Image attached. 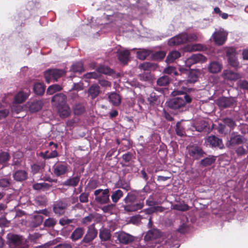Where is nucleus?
<instances>
[{
  "mask_svg": "<svg viewBox=\"0 0 248 248\" xmlns=\"http://www.w3.org/2000/svg\"><path fill=\"white\" fill-rule=\"evenodd\" d=\"M191 102V98L188 95L178 97L170 99L168 102V106L174 109H179L185 107L186 103Z\"/></svg>",
  "mask_w": 248,
  "mask_h": 248,
  "instance_id": "obj_1",
  "label": "nucleus"
},
{
  "mask_svg": "<svg viewBox=\"0 0 248 248\" xmlns=\"http://www.w3.org/2000/svg\"><path fill=\"white\" fill-rule=\"evenodd\" d=\"M109 190L108 189L104 190L99 189L94 191V194L95 196V200L101 203L105 204L109 201Z\"/></svg>",
  "mask_w": 248,
  "mask_h": 248,
  "instance_id": "obj_2",
  "label": "nucleus"
},
{
  "mask_svg": "<svg viewBox=\"0 0 248 248\" xmlns=\"http://www.w3.org/2000/svg\"><path fill=\"white\" fill-rule=\"evenodd\" d=\"M64 74V71L59 69H50L46 71L45 73V77L47 83L54 80L56 81L57 79L60 78Z\"/></svg>",
  "mask_w": 248,
  "mask_h": 248,
  "instance_id": "obj_3",
  "label": "nucleus"
},
{
  "mask_svg": "<svg viewBox=\"0 0 248 248\" xmlns=\"http://www.w3.org/2000/svg\"><path fill=\"white\" fill-rule=\"evenodd\" d=\"M228 33L223 29L216 31L212 35V38L215 44L221 45L225 42Z\"/></svg>",
  "mask_w": 248,
  "mask_h": 248,
  "instance_id": "obj_4",
  "label": "nucleus"
},
{
  "mask_svg": "<svg viewBox=\"0 0 248 248\" xmlns=\"http://www.w3.org/2000/svg\"><path fill=\"white\" fill-rule=\"evenodd\" d=\"M114 237H116L119 242L124 244H127L133 242L134 237L124 232H117L114 234Z\"/></svg>",
  "mask_w": 248,
  "mask_h": 248,
  "instance_id": "obj_5",
  "label": "nucleus"
},
{
  "mask_svg": "<svg viewBox=\"0 0 248 248\" xmlns=\"http://www.w3.org/2000/svg\"><path fill=\"white\" fill-rule=\"evenodd\" d=\"M97 231L93 225L88 227V231L84 236L82 242L89 243L92 241L97 236Z\"/></svg>",
  "mask_w": 248,
  "mask_h": 248,
  "instance_id": "obj_6",
  "label": "nucleus"
},
{
  "mask_svg": "<svg viewBox=\"0 0 248 248\" xmlns=\"http://www.w3.org/2000/svg\"><path fill=\"white\" fill-rule=\"evenodd\" d=\"M43 103L41 100H33L29 101L25 108H29L31 112H35L40 110L43 106Z\"/></svg>",
  "mask_w": 248,
  "mask_h": 248,
  "instance_id": "obj_7",
  "label": "nucleus"
},
{
  "mask_svg": "<svg viewBox=\"0 0 248 248\" xmlns=\"http://www.w3.org/2000/svg\"><path fill=\"white\" fill-rule=\"evenodd\" d=\"M67 171L68 166L64 163L57 164L53 167V173L57 176L63 175Z\"/></svg>",
  "mask_w": 248,
  "mask_h": 248,
  "instance_id": "obj_8",
  "label": "nucleus"
},
{
  "mask_svg": "<svg viewBox=\"0 0 248 248\" xmlns=\"http://www.w3.org/2000/svg\"><path fill=\"white\" fill-rule=\"evenodd\" d=\"M189 155L193 158L198 159L202 156L203 152L197 146L192 145L188 148Z\"/></svg>",
  "mask_w": 248,
  "mask_h": 248,
  "instance_id": "obj_9",
  "label": "nucleus"
},
{
  "mask_svg": "<svg viewBox=\"0 0 248 248\" xmlns=\"http://www.w3.org/2000/svg\"><path fill=\"white\" fill-rule=\"evenodd\" d=\"M186 37L187 34L183 33L177 35L171 39L169 41L170 45H178L186 42Z\"/></svg>",
  "mask_w": 248,
  "mask_h": 248,
  "instance_id": "obj_10",
  "label": "nucleus"
},
{
  "mask_svg": "<svg viewBox=\"0 0 248 248\" xmlns=\"http://www.w3.org/2000/svg\"><path fill=\"white\" fill-rule=\"evenodd\" d=\"M206 143L213 147L218 146L220 148L223 147L222 141L215 136H209L205 139Z\"/></svg>",
  "mask_w": 248,
  "mask_h": 248,
  "instance_id": "obj_11",
  "label": "nucleus"
},
{
  "mask_svg": "<svg viewBox=\"0 0 248 248\" xmlns=\"http://www.w3.org/2000/svg\"><path fill=\"white\" fill-rule=\"evenodd\" d=\"M235 102L233 98L222 97L217 100V105L222 108L229 107L232 106Z\"/></svg>",
  "mask_w": 248,
  "mask_h": 248,
  "instance_id": "obj_12",
  "label": "nucleus"
},
{
  "mask_svg": "<svg viewBox=\"0 0 248 248\" xmlns=\"http://www.w3.org/2000/svg\"><path fill=\"white\" fill-rule=\"evenodd\" d=\"M227 55L228 56V62L232 66L235 67L238 65L237 59L235 57V52L233 49L229 48L227 51Z\"/></svg>",
  "mask_w": 248,
  "mask_h": 248,
  "instance_id": "obj_13",
  "label": "nucleus"
},
{
  "mask_svg": "<svg viewBox=\"0 0 248 248\" xmlns=\"http://www.w3.org/2000/svg\"><path fill=\"white\" fill-rule=\"evenodd\" d=\"M222 76L225 79L229 80H235L241 78L239 74L227 70L223 71Z\"/></svg>",
  "mask_w": 248,
  "mask_h": 248,
  "instance_id": "obj_14",
  "label": "nucleus"
},
{
  "mask_svg": "<svg viewBox=\"0 0 248 248\" xmlns=\"http://www.w3.org/2000/svg\"><path fill=\"white\" fill-rule=\"evenodd\" d=\"M66 97L63 94H58L53 97L52 101L55 103L57 107L65 105Z\"/></svg>",
  "mask_w": 248,
  "mask_h": 248,
  "instance_id": "obj_15",
  "label": "nucleus"
},
{
  "mask_svg": "<svg viewBox=\"0 0 248 248\" xmlns=\"http://www.w3.org/2000/svg\"><path fill=\"white\" fill-rule=\"evenodd\" d=\"M161 236V233L158 230L149 231L146 234L144 239L145 241H150L155 239Z\"/></svg>",
  "mask_w": 248,
  "mask_h": 248,
  "instance_id": "obj_16",
  "label": "nucleus"
},
{
  "mask_svg": "<svg viewBox=\"0 0 248 248\" xmlns=\"http://www.w3.org/2000/svg\"><path fill=\"white\" fill-rule=\"evenodd\" d=\"M130 52L128 50L121 48L118 51V58L122 62H126L129 58Z\"/></svg>",
  "mask_w": 248,
  "mask_h": 248,
  "instance_id": "obj_17",
  "label": "nucleus"
},
{
  "mask_svg": "<svg viewBox=\"0 0 248 248\" xmlns=\"http://www.w3.org/2000/svg\"><path fill=\"white\" fill-rule=\"evenodd\" d=\"M29 94L27 93L20 92L15 96L13 103L15 104H21L26 100Z\"/></svg>",
  "mask_w": 248,
  "mask_h": 248,
  "instance_id": "obj_18",
  "label": "nucleus"
},
{
  "mask_svg": "<svg viewBox=\"0 0 248 248\" xmlns=\"http://www.w3.org/2000/svg\"><path fill=\"white\" fill-rule=\"evenodd\" d=\"M221 69V64L219 62L215 61L211 62L208 66V70L212 73H218Z\"/></svg>",
  "mask_w": 248,
  "mask_h": 248,
  "instance_id": "obj_19",
  "label": "nucleus"
},
{
  "mask_svg": "<svg viewBox=\"0 0 248 248\" xmlns=\"http://www.w3.org/2000/svg\"><path fill=\"white\" fill-rule=\"evenodd\" d=\"M143 204L142 203H137L126 204L124 206V210L126 212H134L140 209L143 207Z\"/></svg>",
  "mask_w": 248,
  "mask_h": 248,
  "instance_id": "obj_20",
  "label": "nucleus"
},
{
  "mask_svg": "<svg viewBox=\"0 0 248 248\" xmlns=\"http://www.w3.org/2000/svg\"><path fill=\"white\" fill-rule=\"evenodd\" d=\"M57 108L60 116L62 117H67L71 113L70 109L66 104L59 106Z\"/></svg>",
  "mask_w": 248,
  "mask_h": 248,
  "instance_id": "obj_21",
  "label": "nucleus"
},
{
  "mask_svg": "<svg viewBox=\"0 0 248 248\" xmlns=\"http://www.w3.org/2000/svg\"><path fill=\"white\" fill-rule=\"evenodd\" d=\"M205 48V47L201 44H196L193 45H187L185 47V51H194L202 50Z\"/></svg>",
  "mask_w": 248,
  "mask_h": 248,
  "instance_id": "obj_22",
  "label": "nucleus"
},
{
  "mask_svg": "<svg viewBox=\"0 0 248 248\" xmlns=\"http://www.w3.org/2000/svg\"><path fill=\"white\" fill-rule=\"evenodd\" d=\"M108 99L109 101L114 106H118L121 103V97L119 94L116 93H111L108 95Z\"/></svg>",
  "mask_w": 248,
  "mask_h": 248,
  "instance_id": "obj_23",
  "label": "nucleus"
},
{
  "mask_svg": "<svg viewBox=\"0 0 248 248\" xmlns=\"http://www.w3.org/2000/svg\"><path fill=\"white\" fill-rule=\"evenodd\" d=\"M66 207L65 203L61 202L57 203L54 207L55 213L59 215H62L64 213V210Z\"/></svg>",
  "mask_w": 248,
  "mask_h": 248,
  "instance_id": "obj_24",
  "label": "nucleus"
},
{
  "mask_svg": "<svg viewBox=\"0 0 248 248\" xmlns=\"http://www.w3.org/2000/svg\"><path fill=\"white\" fill-rule=\"evenodd\" d=\"M99 93V87L97 85H93L88 89L89 95L93 99L97 96Z\"/></svg>",
  "mask_w": 248,
  "mask_h": 248,
  "instance_id": "obj_25",
  "label": "nucleus"
},
{
  "mask_svg": "<svg viewBox=\"0 0 248 248\" xmlns=\"http://www.w3.org/2000/svg\"><path fill=\"white\" fill-rule=\"evenodd\" d=\"M84 229L82 228H77L72 233L71 238L73 240L76 241L82 237L84 233Z\"/></svg>",
  "mask_w": 248,
  "mask_h": 248,
  "instance_id": "obj_26",
  "label": "nucleus"
},
{
  "mask_svg": "<svg viewBox=\"0 0 248 248\" xmlns=\"http://www.w3.org/2000/svg\"><path fill=\"white\" fill-rule=\"evenodd\" d=\"M150 51L148 49L140 48L136 52L137 57L140 60H144L150 55Z\"/></svg>",
  "mask_w": 248,
  "mask_h": 248,
  "instance_id": "obj_27",
  "label": "nucleus"
},
{
  "mask_svg": "<svg viewBox=\"0 0 248 248\" xmlns=\"http://www.w3.org/2000/svg\"><path fill=\"white\" fill-rule=\"evenodd\" d=\"M14 177L16 181H23L27 178V173L24 170H18L14 174Z\"/></svg>",
  "mask_w": 248,
  "mask_h": 248,
  "instance_id": "obj_28",
  "label": "nucleus"
},
{
  "mask_svg": "<svg viewBox=\"0 0 248 248\" xmlns=\"http://www.w3.org/2000/svg\"><path fill=\"white\" fill-rule=\"evenodd\" d=\"M180 53L176 51L170 52L167 56L166 62L168 63L172 62L175 59L179 58Z\"/></svg>",
  "mask_w": 248,
  "mask_h": 248,
  "instance_id": "obj_29",
  "label": "nucleus"
},
{
  "mask_svg": "<svg viewBox=\"0 0 248 248\" xmlns=\"http://www.w3.org/2000/svg\"><path fill=\"white\" fill-rule=\"evenodd\" d=\"M99 237L102 241H108L110 238V234L108 230L102 229L100 230Z\"/></svg>",
  "mask_w": 248,
  "mask_h": 248,
  "instance_id": "obj_30",
  "label": "nucleus"
},
{
  "mask_svg": "<svg viewBox=\"0 0 248 248\" xmlns=\"http://www.w3.org/2000/svg\"><path fill=\"white\" fill-rule=\"evenodd\" d=\"M62 89V87L58 84H54L50 86L47 90V93L52 94L56 92L60 91Z\"/></svg>",
  "mask_w": 248,
  "mask_h": 248,
  "instance_id": "obj_31",
  "label": "nucleus"
},
{
  "mask_svg": "<svg viewBox=\"0 0 248 248\" xmlns=\"http://www.w3.org/2000/svg\"><path fill=\"white\" fill-rule=\"evenodd\" d=\"M34 91L36 94H42L45 91V88L41 83H37L34 85Z\"/></svg>",
  "mask_w": 248,
  "mask_h": 248,
  "instance_id": "obj_32",
  "label": "nucleus"
},
{
  "mask_svg": "<svg viewBox=\"0 0 248 248\" xmlns=\"http://www.w3.org/2000/svg\"><path fill=\"white\" fill-rule=\"evenodd\" d=\"M188 79L187 81L189 82H194L197 81L198 79L197 72L195 70H192L188 72Z\"/></svg>",
  "mask_w": 248,
  "mask_h": 248,
  "instance_id": "obj_33",
  "label": "nucleus"
},
{
  "mask_svg": "<svg viewBox=\"0 0 248 248\" xmlns=\"http://www.w3.org/2000/svg\"><path fill=\"white\" fill-rule=\"evenodd\" d=\"M139 68L144 71L150 70L154 69L155 68V65L150 62H144L140 65Z\"/></svg>",
  "mask_w": 248,
  "mask_h": 248,
  "instance_id": "obj_34",
  "label": "nucleus"
},
{
  "mask_svg": "<svg viewBox=\"0 0 248 248\" xmlns=\"http://www.w3.org/2000/svg\"><path fill=\"white\" fill-rule=\"evenodd\" d=\"M123 193L121 190H117L111 195V199L113 202H116L123 196Z\"/></svg>",
  "mask_w": 248,
  "mask_h": 248,
  "instance_id": "obj_35",
  "label": "nucleus"
},
{
  "mask_svg": "<svg viewBox=\"0 0 248 248\" xmlns=\"http://www.w3.org/2000/svg\"><path fill=\"white\" fill-rule=\"evenodd\" d=\"M216 157L213 156H210L201 161V163L204 166H209L211 165L215 161Z\"/></svg>",
  "mask_w": 248,
  "mask_h": 248,
  "instance_id": "obj_36",
  "label": "nucleus"
},
{
  "mask_svg": "<svg viewBox=\"0 0 248 248\" xmlns=\"http://www.w3.org/2000/svg\"><path fill=\"white\" fill-rule=\"evenodd\" d=\"M8 238L11 242L15 244L18 245L20 242V237L16 235L8 234Z\"/></svg>",
  "mask_w": 248,
  "mask_h": 248,
  "instance_id": "obj_37",
  "label": "nucleus"
},
{
  "mask_svg": "<svg viewBox=\"0 0 248 248\" xmlns=\"http://www.w3.org/2000/svg\"><path fill=\"white\" fill-rule=\"evenodd\" d=\"M49 185L46 183H37L33 186V187L36 190H45L48 188Z\"/></svg>",
  "mask_w": 248,
  "mask_h": 248,
  "instance_id": "obj_38",
  "label": "nucleus"
},
{
  "mask_svg": "<svg viewBox=\"0 0 248 248\" xmlns=\"http://www.w3.org/2000/svg\"><path fill=\"white\" fill-rule=\"evenodd\" d=\"M74 112L75 114L80 115L84 112V107L81 104L76 105L74 108Z\"/></svg>",
  "mask_w": 248,
  "mask_h": 248,
  "instance_id": "obj_39",
  "label": "nucleus"
},
{
  "mask_svg": "<svg viewBox=\"0 0 248 248\" xmlns=\"http://www.w3.org/2000/svg\"><path fill=\"white\" fill-rule=\"evenodd\" d=\"M169 82V79L167 76H163L159 78L157 81V83L159 86H166Z\"/></svg>",
  "mask_w": 248,
  "mask_h": 248,
  "instance_id": "obj_40",
  "label": "nucleus"
},
{
  "mask_svg": "<svg viewBox=\"0 0 248 248\" xmlns=\"http://www.w3.org/2000/svg\"><path fill=\"white\" fill-rule=\"evenodd\" d=\"M194 59L195 62H204L206 61V58L201 54H194Z\"/></svg>",
  "mask_w": 248,
  "mask_h": 248,
  "instance_id": "obj_41",
  "label": "nucleus"
},
{
  "mask_svg": "<svg viewBox=\"0 0 248 248\" xmlns=\"http://www.w3.org/2000/svg\"><path fill=\"white\" fill-rule=\"evenodd\" d=\"M39 5V2H37L32 0L28 1L26 5V8L28 10H32L34 9L35 8H37Z\"/></svg>",
  "mask_w": 248,
  "mask_h": 248,
  "instance_id": "obj_42",
  "label": "nucleus"
},
{
  "mask_svg": "<svg viewBox=\"0 0 248 248\" xmlns=\"http://www.w3.org/2000/svg\"><path fill=\"white\" fill-rule=\"evenodd\" d=\"M242 142V138L240 136H236L231 138L230 141V145L240 144Z\"/></svg>",
  "mask_w": 248,
  "mask_h": 248,
  "instance_id": "obj_43",
  "label": "nucleus"
},
{
  "mask_svg": "<svg viewBox=\"0 0 248 248\" xmlns=\"http://www.w3.org/2000/svg\"><path fill=\"white\" fill-rule=\"evenodd\" d=\"M19 104H15L13 103V105L11 107V110L13 112H15L16 113L23 110L24 107L18 105Z\"/></svg>",
  "mask_w": 248,
  "mask_h": 248,
  "instance_id": "obj_44",
  "label": "nucleus"
},
{
  "mask_svg": "<svg viewBox=\"0 0 248 248\" xmlns=\"http://www.w3.org/2000/svg\"><path fill=\"white\" fill-rule=\"evenodd\" d=\"M97 71L105 74H110L111 73V70L108 67L105 66H99L97 68Z\"/></svg>",
  "mask_w": 248,
  "mask_h": 248,
  "instance_id": "obj_45",
  "label": "nucleus"
},
{
  "mask_svg": "<svg viewBox=\"0 0 248 248\" xmlns=\"http://www.w3.org/2000/svg\"><path fill=\"white\" fill-rule=\"evenodd\" d=\"M97 71L105 74H110L111 73V70L108 67L105 66H99L97 68Z\"/></svg>",
  "mask_w": 248,
  "mask_h": 248,
  "instance_id": "obj_46",
  "label": "nucleus"
},
{
  "mask_svg": "<svg viewBox=\"0 0 248 248\" xmlns=\"http://www.w3.org/2000/svg\"><path fill=\"white\" fill-rule=\"evenodd\" d=\"M173 209L179 211H185L188 209V206L185 204H177L173 206Z\"/></svg>",
  "mask_w": 248,
  "mask_h": 248,
  "instance_id": "obj_47",
  "label": "nucleus"
},
{
  "mask_svg": "<svg viewBox=\"0 0 248 248\" xmlns=\"http://www.w3.org/2000/svg\"><path fill=\"white\" fill-rule=\"evenodd\" d=\"M79 178L77 177H74L72 179H70L68 180H67L66 182V184L67 185L71 186H75L77 185L79 182Z\"/></svg>",
  "mask_w": 248,
  "mask_h": 248,
  "instance_id": "obj_48",
  "label": "nucleus"
},
{
  "mask_svg": "<svg viewBox=\"0 0 248 248\" xmlns=\"http://www.w3.org/2000/svg\"><path fill=\"white\" fill-rule=\"evenodd\" d=\"M72 69L74 71L81 72L83 70V65L81 63H77L72 66Z\"/></svg>",
  "mask_w": 248,
  "mask_h": 248,
  "instance_id": "obj_49",
  "label": "nucleus"
},
{
  "mask_svg": "<svg viewBox=\"0 0 248 248\" xmlns=\"http://www.w3.org/2000/svg\"><path fill=\"white\" fill-rule=\"evenodd\" d=\"M162 211H163V208L162 207H159V206H156V207H151L148 209H147L145 210V212H146V213L149 214H151V213H152L153 212H155L156 211L162 212Z\"/></svg>",
  "mask_w": 248,
  "mask_h": 248,
  "instance_id": "obj_50",
  "label": "nucleus"
},
{
  "mask_svg": "<svg viewBox=\"0 0 248 248\" xmlns=\"http://www.w3.org/2000/svg\"><path fill=\"white\" fill-rule=\"evenodd\" d=\"M9 155L7 153H2L0 154V163H4L8 160Z\"/></svg>",
  "mask_w": 248,
  "mask_h": 248,
  "instance_id": "obj_51",
  "label": "nucleus"
},
{
  "mask_svg": "<svg viewBox=\"0 0 248 248\" xmlns=\"http://www.w3.org/2000/svg\"><path fill=\"white\" fill-rule=\"evenodd\" d=\"M136 200L135 196L132 195H128L124 199L125 202L128 204L133 203Z\"/></svg>",
  "mask_w": 248,
  "mask_h": 248,
  "instance_id": "obj_52",
  "label": "nucleus"
},
{
  "mask_svg": "<svg viewBox=\"0 0 248 248\" xmlns=\"http://www.w3.org/2000/svg\"><path fill=\"white\" fill-rule=\"evenodd\" d=\"M176 132L178 135L180 136L184 134V131L183 127L181 126L180 123H178L176 124Z\"/></svg>",
  "mask_w": 248,
  "mask_h": 248,
  "instance_id": "obj_53",
  "label": "nucleus"
},
{
  "mask_svg": "<svg viewBox=\"0 0 248 248\" xmlns=\"http://www.w3.org/2000/svg\"><path fill=\"white\" fill-rule=\"evenodd\" d=\"M195 63H196V62L194 59L193 55L191 57L188 58L186 61V65L188 67Z\"/></svg>",
  "mask_w": 248,
  "mask_h": 248,
  "instance_id": "obj_54",
  "label": "nucleus"
},
{
  "mask_svg": "<svg viewBox=\"0 0 248 248\" xmlns=\"http://www.w3.org/2000/svg\"><path fill=\"white\" fill-rule=\"evenodd\" d=\"M56 223V221L52 218H49L46 219L45 222V225L47 227H52Z\"/></svg>",
  "mask_w": 248,
  "mask_h": 248,
  "instance_id": "obj_55",
  "label": "nucleus"
},
{
  "mask_svg": "<svg viewBox=\"0 0 248 248\" xmlns=\"http://www.w3.org/2000/svg\"><path fill=\"white\" fill-rule=\"evenodd\" d=\"M93 218V216L92 215H90L87 217L83 218L82 222L83 224H88L91 222Z\"/></svg>",
  "mask_w": 248,
  "mask_h": 248,
  "instance_id": "obj_56",
  "label": "nucleus"
},
{
  "mask_svg": "<svg viewBox=\"0 0 248 248\" xmlns=\"http://www.w3.org/2000/svg\"><path fill=\"white\" fill-rule=\"evenodd\" d=\"M224 123L225 124L229 126L231 128H232L235 125L234 122L230 118H226L224 119Z\"/></svg>",
  "mask_w": 248,
  "mask_h": 248,
  "instance_id": "obj_57",
  "label": "nucleus"
},
{
  "mask_svg": "<svg viewBox=\"0 0 248 248\" xmlns=\"http://www.w3.org/2000/svg\"><path fill=\"white\" fill-rule=\"evenodd\" d=\"M99 83L102 86L104 87H110L111 86V83L109 82L104 79H100Z\"/></svg>",
  "mask_w": 248,
  "mask_h": 248,
  "instance_id": "obj_58",
  "label": "nucleus"
},
{
  "mask_svg": "<svg viewBox=\"0 0 248 248\" xmlns=\"http://www.w3.org/2000/svg\"><path fill=\"white\" fill-rule=\"evenodd\" d=\"M80 201L82 202H87L88 201V194L82 193L79 197Z\"/></svg>",
  "mask_w": 248,
  "mask_h": 248,
  "instance_id": "obj_59",
  "label": "nucleus"
},
{
  "mask_svg": "<svg viewBox=\"0 0 248 248\" xmlns=\"http://www.w3.org/2000/svg\"><path fill=\"white\" fill-rule=\"evenodd\" d=\"M9 185V180L7 179H0V187H7Z\"/></svg>",
  "mask_w": 248,
  "mask_h": 248,
  "instance_id": "obj_60",
  "label": "nucleus"
},
{
  "mask_svg": "<svg viewBox=\"0 0 248 248\" xmlns=\"http://www.w3.org/2000/svg\"><path fill=\"white\" fill-rule=\"evenodd\" d=\"M164 72L167 74H171L173 73L175 75H176L177 74L176 72L174 71V69L173 67L169 66L164 69Z\"/></svg>",
  "mask_w": 248,
  "mask_h": 248,
  "instance_id": "obj_61",
  "label": "nucleus"
},
{
  "mask_svg": "<svg viewBox=\"0 0 248 248\" xmlns=\"http://www.w3.org/2000/svg\"><path fill=\"white\" fill-rule=\"evenodd\" d=\"M47 153H46L45 154L43 155V157L46 158H49L55 157L57 156V152L56 151H54L51 153L49 155H46Z\"/></svg>",
  "mask_w": 248,
  "mask_h": 248,
  "instance_id": "obj_62",
  "label": "nucleus"
},
{
  "mask_svg": "<svg viewBox=\"0 0 248 248\" xmlns=\"http://www.w3.org/2000/svg\"><path fill=\"white\" fill-rule=\"evenodd\" d=\"M9 110L8 109H3L0 110V120L5 118L9 114Z\"/></svg>",
  "mask_w": 248,
  "mask_h": 248,
  "instance_id": "obj_63",
  "label": "nucleus"
},
{
  "mask_svg": "<svg viewBox=\"0 0 248 248\" xmlns=\"http://www.w3.org/2000/svg\"><path fill=\"white\" fill-rule=\"evenodd\" d=\"M197 39V36L195 34H187V37H186V41H193L196 40Z\"/></svg>",
  "mask_w": 248,
  "mask_h": 248,
  "instance_id": "obj_64",
  "label": "nucleus"
}]
</instances>
